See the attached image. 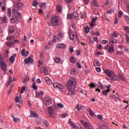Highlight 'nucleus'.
<instances>
[{"label":"nucleus","instance_id":"39","mask_svg":"<svg viewBox=\"0 0 129 129\" xmlns=\"http://www.w3.org/2000/svg\"><path fill=\"white\" fill-rule=\"evenodd\" d=\"M101 129H109V127L107 125H102L100 126Z\"/></svg>","mask_w":129,"mask_h":129},{"label":"nucleus","instance_id":"60","mask_svg":"<svg viewBox=\"0 0 129 129\" xmlns=\"http://www.w3.org/2000/svg\"><path fill=\"white\" fill-rule=\"evenodd\" d=\"M76 66L78 67V68H79V69H81L82 67H81V64H80V63L79 62H77L76 63Z\"/></svg>","mask_w":129,"mask_h":129},{"label":"nucleus","instance_id":"34","mask_svg":"<svg viewBox=\"0 0 129 129\" xmlns=\"http://www.w3.org/2000/svg\"><path fill=\"white\" fill-rule=\"evenodd\" d=\"M98 85L99 86V88H100V89H102V90H103V85L102 84H101V82H99L98 84Z\"/></svg>","mask_w":129,"mask_h":129},{"label":"nucleus","instance_id":"17","mask_svg":"<svg viewBox=\"0 0 129 129\" xmlns=\"http://www.w3.org/2000/svg\"><path fill=\"white\" fill-rule=\"evenodd\" d=\"M68 94L69 95H73V94H75V89H68Z\"/></svg>","mask_w":129,"mask_h":129},{"label":"nucleus","instance_id":"6","mask_svg":"<svg viewBox=\"0 0 129 129\" xmlns=\"http://www.w3.org/2000/svg\"><path fill=\"white\" fill-rule=\"evenodd\" d=\"M53 87L54 88H58L59 89H61L62 90V89H64V86L62 84H60L58 83H54L53 84Z\"/></svg>","mask_w":129,"mask_h":129},{"label":"nucleus","instance_id":"32","mask_svg":"<svg viewBox=\"0 0 129 129\" xmlns=\"http://www.w3.org/2000/svg\"><path fill=\"white\" fill-rule=\"evenodd\" d=\"M12 82H13V79L12 78V76H10L8 80V82L7 83L8 85L12 84Z\"/></svg>","mask_w":129,"mask_h":129},{"label":"nucleus","instance_id":"11","mask_svg":"<svg viewBox=\"0 0 129 129\" xmlns=\"http://www.w3.org/2000/svg\"><path fill=\"white\" fill-rule=\"evenodd\" d=\"M69 35L70 40H71L72 41H74V40H75V34H74V33H73V32H70Z\"/></svg>","mask_w":129,"mask_h":129},{"label":"nucleus","instance_id":"49","mask_svg":"<svg viewBox=\"0 0 129 129\" xmlns=\"http://www.w3.org/2000/svg\"><path fill=\"white\" fill-rule=\"evenodd\" d=\"M90 125V124H89V123L87 122H85V124H84L85 127H86L87 128H88V127H89Z\"/></svg>","mask_w":129,"mask_h":129},{"label":"nucleus","instance_id":"53","mask_svg":"<svg viewBox=\"0 0 129 129\" xmlns=\"http://www.w3.org/2000/svg\"><path fill=\"white\" fill-rule=\"evenodd\" d=\"M81 17L82 19H84V17L86 16V13H85V12H84L83 13H81Z\"/></svg>","mask_w":129,"mask_h":129},{"label":"nucleus","instance_id":"36","mask_svg":"<svg viewBox=\"0 0 129 129\" xmlns=\"http://www.w3.org/2000/svg\"><path fill=\"white\" fill-rule=\"evenodd\" d=\"M112 36L115 38H117V37H118V33H117L116 31H115L113 32Z\"/></svg>","mask_w":129,"mask_h":129},{"label":"nucleus","instance_id":"56","mask_svg":"<svg viewBox=\"0 0 129 129\" xmlns=\"http://www.w3.org/2000/svg\"><path fill=\"white\" fill-rule=\"evenodd\" d=\"M25 90H26V87H22V90L20 91V93H21V94H23V93H24V91Z\"/></svg>","mask_w":129,"mask_h":129},{"label":"nucleus","instance_id":"3","mask_svg":"<svg viewBox=\"0 0 129 129\" xmlns=\"http://www.w3.org/2000/svg\"><path fill=\"white\" fill-rule=\"evenodd\" d=\"M42 101L46 105H50L52 103V100L49 97H45L42 99Z\"/></svg>","mask_w":129,"mask_h":129},{"label":"nucleus","instance_id":"23","mask_svg":"<svg viewBox=\"0 0 129 129\" xmlns=\"http://www.w3.org/2000/svg\"><path fill=\"white\" fill-rule=\"evenodd\" d=\"M15 38H16V37L15 36H10L7 37L6 40L7 41H14Z\"/></svg>","mask_w":129,"mask_h":129},{"label":"nucleus","instance_id":"33","mask_svg":"<svg viewBox=\"0 0 129 129\" xmlns=\"http://www.w3.org/2000/svg\"><path fill=\"white\" fill-rule=\"evenodd\" d=\"M16 102H20V104H23V102L20 100V97H16L15 99Z\"/></svg>","mask_w":129,"mask_h":129},{"label":"nucleus","instance_id":"1","mask_svg":"<svg viewBox=\"0 0 129 129\" xmlns=\"http://www.w3.org/2000/svg\"><path fill=\"white\" fill-rule=\"evenodd\" d=\"M75 88H76V80L71 78L68 83V89H75Z\"/></svg>","mask_w":129,"mask_h":129},{"label":"nucleus","instance_id":"48","mask_svg":"<svg viewBox=\"0 0 129 129\" xmlns=\"http://www.w3.org/2000/svg\"><path fill=\"white\" fill-rule=\"evenodd\" d=\"M43 122L44 123V124H45L46 127H48V126H49V123L48 122V121L46 120H43Z\"/></svg>","mask_w":129,"mask_h":129},{"label":"nucleus","instance_id":"58","mask_svg":"<svg viewBox=\"0 0 129 129\" xmlns=\"http://www.w3.org/2000/svg\"><path fill=\"white\" fill-rule=\"evenodd\" d=\"M102 43H103V45H105V44H108V40H105L103 39L102 41Z\"/></svg>","mask_w":129,"mask_h":129},{"label":"nucleus","instance_id":"25","mask_svg":"<svg viewBox=\"0 0 129 129\" xmlns=\"http://www.w3.org/2000/svg\"><path fill=\"white\" fill-rule=\"evenodd\" d=\"M93 65L95 67L100 66V62H99V61H98V60L95 59V61L93 62Z\"/></svg>","mask_w":129,"mask_h":129},{"label":"nucleus","instance_id":"20","mask_svg":"<svg viewBox=\"0 0 129 129\" xmlns=\"http://www.w3.org/2000/svg\"><path fill=\"white\" fill-rule=\"evenodd\" d=\"M115 43H117V39H114L113 38H111L110 39L109 43L111 45H113V44H115Z\"/></svg>","mask_w":129,"mask_h":129},{"label":"nucleus","instance_id":"45","mask_svg":"<svg viewBox=\"0 0 129 129\" xmlns=\"http://www.w3.org/2000/svg\"><path fill=\"white\" fill-rule=\"evenodd\" d=\"M38 1L37 0H34L33 2V7H37L38 6Z\"/></svg>","mask_w":129,"mask_h":129},{"label":"nucleus","instance_id":"43","mask_svg":"<svg viewBox=\"0 0 129 129\" xmlns=\"http://www.w3.org/2000/svg\"><path fill=\"white\" fill-rule=\"evenodd\" d=\"M30 77L29 76H26V78L23 79L24 83H26V81H29Z\"/></svg>","mask_w":129,"mask_h":129},{"label":"nucleus","instance_id":"35","mask_svg":"<svg viewBox=\"0 0 129 129\" xmlns=\"http://www.w3.org/2000/svg\"><path fill=\"white\" fill-rule=\"evenodd\" d=\"M76 108L78 109V110H82L83 109V106H80L79 107V104H78Z\"/></svg>","mask_w":129,"mask_h":129},{"label":"nucleus","instance_id":"47","mask_svg":"<svg viewBox=\"0 0 129 129\" xmlns=\"http://www.w3.org/2000/svg\"><path fill=\"white\" fill-rule=\"evenodd\" d=\"M17 17H18V20H21V19H22V14L20 12L18 13Z\"/></svg>","mask_w":129,"mask_h":129},{"label":"nucleus","instance_id":"27","mask_svg":"<svg viewBox=\"0 0 129 129\" xmlns=\"http://www.w3.org/2000/svg\"><path fill=\"white\" fill-rule=\"evenodd\" d=\"M71 75H76V69H72L70 71Z\"/></svg>","mask_w":129,"mask_h":129},{"label":"nucleus","instance_id":"29","mask_svg":"<svg viewBox=\"0 0 129 129\" xmlns=\"http://www.w3.org/2000/svg\"><path fill=\"white\" fill-rule=\"evenodd\" d=\"M7 46H8V47H12V46H14V45H15V42H8L6 43Z\"/></svg>","mask_w":129,"mask_h":129},{"label":"nucleus","instance_id":"51","mask_svg":"<svg viewBox=\"0 0 129 129\" xmlns=\"http://www.w3.org/2000/svg\"><path fill=\"white\" fill-rule=\"evenodd\" d=\"M124 18L125 19V22H128L129 21V17L127 15H124Z\"/></svg>","mask_w":129,"mask_h":129},{"label":"nucleus","instance_id":"30","mask_svg":"<svg viewBox=\"0 0 129 129\" xmlns=\"http://www.w3.org/2000/svg\"><path fill=\"white\" fill-rule=\"evenodd\" d=\"M2 21L4 23H8V17L7 16H5L4 17L2 18Z\"/></svg>","mask_w":129,"mask_h":129},{"label":"nucleus","instance_id":"41","mask_svg":"<svg viewBox=\"0 0 129 129\" xmlns=\"http://www.w3.org/2000/svg\"><path fill=\"white\" fill-rule=\"evenodd\" d=\"M118 18H121L123 15V12L121 11H119L118 13Z\"/></svg>","mask_w":129,"mask_h":129},{"label":"nucleus","instance_id":"7","mask_svg":"<svg viewBox=\"0 0 129 129\" xmlns=\"http://www.w3.org/2000/svg\"><path fill=\"white\" fill-rule=\"evenodd\" d=\"M48 114L52 118H55V115H54V113L53 112V108L52 107H49L48 109Z\"/></svg>","mask_w":129,"mask_h":129},{"label":"nucleus","instance_id":"55","mask_svg":"<svg viewBox=\"0 0 129 129\" xmlns=\"http://www.w3.org/2000/svg\"><path fill=\"white\" fill-rule=\"evenodd\" d=\"M36 123H40L41 122V119L39 117H37L35 120Z\"/></svg>","mask_w":129,"mask_h":129},{"label":"nucleus","instance_id":"50","mask_svg":"<svg viewBox=\"0 0 129 129\" xmlns=\"http://www.w3.org/2000/svg\"><path fill=\"white\" fill-rule=\"evenodd\" d=\"M13 120L15 122H20L21 121V119L18 118H14Z\"/></svg>","mask_w":129,"mask_h":129},{"label":"nucleus","instance_id":"19","mask_svg":"<svg viewBox=\"0 0 129 129\" xmlns=\"http://www.w3.org/2000/svg\"><path fill=\"white\" fill-rule=\"evenodd\" d=\"M63 37H64V34H63L61 32H59L57 34V40H58V41H61V40H62V39H63Z\"/></svg>","mask_w":129,"mask_h":129},{"label":"nucleus","instance_id":"38","mask_svg":"<svg viewBox=\"0 0 129 129\" xmlns=\"http://www.w3.org/2000/svg\"><path fill=\"white\" fill-rule=\"evenodd\" d=\"M89 31H90V28H89V27L87 26L86 28H85V33H87V34H88V33H89Z\"/></svg>","mask_w":129,"mask_h":129},{"label":"nucleus","instance_id":"21","mask_svg":"<svg viewBox=\"0 0 129 129\" xmlns=\"http://www.w3.org/2000/svg\"><path fill=\"white\" fill-rule=\"evenodd\" d=\"M14 4L17 8H23L24 7V5L20 2H15Z\"/></svg>","mask_w":129,"mask_h":129},{"label":"nucleus","instance_id":"54","mask_svg":"<svg viewBox=\"0 0 129 129\" xmlns=\"http://www.w3.org/2000/svg\"><path fill=\"white\" fill-rule=\"evenodd\" d=\"M124 30L126 32V33H129V27L125 26Z\"/></svg>","mask_w":129,"mask_h":129},{"label":"nucleus","instance_id":"10","mask_svg":"<svg viewBox=\"0 0 129 129\" xmlns=\"http://www.w3.org/2000/svg\"><path fill=\"white\" fill-rule=\"evenodd\" d=\"M15 33V28H14L13 26H9V34L10 35H12V34H14Z\"/></svg>","mask_w":129,"mask_h":129},{"label":"nucleus","instance_id":"44","mask_svg":"<svg viewBox=\"0 0 129 129\" xmlns=\"http://www.w3.org/2000/svg\"><path fill=\"white\" fill-rule=\"evenodd\" d=\"M32 88L34 90H37V89H38V87H37V85H36V83L33 82Z\"/></svg>","mask_w":129,"mask_h":129},{"label":"nucleus","instance_id":"42","mask_svg":"<svg viewBox=\"0 0 129 129\" xmlns=\"http://www.w3.org/2000/svg\"><path fill=\"white\" fill-rule=\"evenodd\" d=\"M93 5L94 7H98V5L97 4V2L96 0H93L92 2Z\"/></svg>","mask_w":129,"mask_h":129},{"label":"nucleus","instance_id":"52","mask_svg":"<svg viewBox=\"0 0 129 129\" xmlns=\"http://www.w3.org/2000/svg\"><path fill=\"white\" fill-rule=\"evenodd\" d=\"M57 107H59V108H63L64 107V105L61 103H58L57 104Z\"/></svg>","mask_w":129,"mask_h":129},{"label":"nucleus","instance_id":"46","mask_svg":"<svg viewBox=\"0 0 129 129\" xmlns=\"http://www.w3.org/2000/svg\"><path fill=\"white\" fill-rule=\"evenodd\" d=\"M110 47V44L109 43L105 46L104 49L105 50H106V51H107V50H109Z\"/></svg>","mask_w":129,"mask_h":129},{"label":"nucleus","instance_id":"4","mask_svg":"<svg viewBox=\"0 0 129 129\" xmlns=\"http://www.w3.org/2000/svg\"><path fill=\"white\" fill-rule=\"evenodd\" d=\"M0 67L3 71L4 72H7V64L4 60H0Z\"/></svg>","mask_w":129,"mask_h":129},{"label":"nucleus","instance_id":"31","mask_svg":"<svg viewBox=\"0 0 129 129\" xmlns=\"http://www.w3.org/2000/svg\"><path fill=\"white\" fill-rule=\"evenodd\" d=\"M8 16L9 18H11V17H12V10H11L10 8L8 9Z\"/></svg>","mask_w":129,"mask_h":129},{"label":"nucleus","instance_id":"13","mask_svg":"<svg viewBox=\"0 0 129 129\" xmlns=\"http://www.w3.org/2000/svg\"><path fill=\"white\" fill-rule=\"evenodd\" d=\"M107 52L108 53H111V54L114 52V46H113V44H111Z\"/></svg>","mask_w":129,"mask_h":129},{"label":"nucleus","instance_id":"22","mask_svg":"<svg viewBox=\"0 0 129 129\" xmlns=\"http://www.w3.org/2000/svg\"><path fill=\"white\" fill-rule=\"evenodd\" d=\"M45 80L46 82V83H47V84H48V85H51V84H52V81L51 80V79H50L49 78V77H46L45 78Z\"/></svg>","mask_w":129,"mask_h":129},{"label":"nucleus","instance_id":"12","mask_svg":"<svg viewBox=\"0 0 129 129\" xmlns=\"http://www.w3.org/2000/svg\"><path fill=\"white\" fill-rule=\"evenodd\" d=\"M56 48H57V49H65V48H66V45L64 43L58 44L56 45Z\"/></svg>","mask_w":129,"mask_h":129},{"label":"nucleus","instance_id":"24","mask_svg":"<svg viewBox=\"0 0 129 129\" xmlns=\"http://www.w3.org/2000/svg\"><path fill=\"white\" fill-rule=\"evenodd\" d=\"M56 12H58L59 14L62 13V7H61V6L58 5L56 7Z\"/></svg>","mask_w":129,"mask_h":129},{"label":"nucleus","instance_id":"15","mask_svg":"<svg viewBox=\"0 0 129 129\" xmlns=\"http://www.w3.org/2000/svg\"><path fill=\"white\" fill-rule=\"evenodd\" d=\"M16 57H17V54H14L10 57V61L12 63H14L15 62V60H16Z\"/></svg>","mask_w":129,"mask_h":129},{"label":"nucleus","instance_id":"2","mask_svg":"<svg viewBox=\"0 0 129 129\" xmlns=\"http://www.w3.org/2000/svg\"><path fill=\"white\" fill-rule=\"evenodd\" d=\"M51 23L53 26H58L59 25V17L54 16L51 19Z\"/></svg>","mask_w":129,"mask_h":129},{"label":"nucleus","instance_id":"40","mask_svg":"<svg viewBox=\"0 0 129 129\" xmlns=\"http://www.w3.org/2000/svg\"><path fill=\"white\" fill-rule=\"evenodd\" d=\"M60 61H61V59L59 57H55L54 58V62H55V63H60Z\"/></svg>","mask_w":129,"mask_h":129},{"label":"nucleus","instance_id":"61","mask_svg":"<svg viewBox=\"0 0 129 129\" xmlns=\"http://www.w3.org/2000/svg\"><path fill=\"white\" fill-rule=\"evenodd\" d=\"M44 74H45V75H47V74H48V69H47V68H44Z\"/></svg>","mask_w":129,"mask_h":129},{"label":"nucleus","instance_id":"57","mask_svg":"<svg viewBox=\"0 0 129 129\" xmlns=\"http://www.w3.org/2000/svg\"><path fill=\"white\" fill-rule=\"evenodd\" d=\"M113 9H110L107 11V14H108L109 15L110 14H112V12H113Z\"/></svg>","mask_w":129,"mask_h":129},{"label":"nucleus","instance_id":"5","mask_svg":"<svg viewBox=\"0 0 129 129\" xmlns=\"http://www.w3.org/2000/svg\"><path fill=\"white\" fill-rule=\"evenodd\" d=\"M105 73L107 75V76H108V77H110V78H111V76H113L115 75L114 72L110 71L109 70H106L105 71Z\"/></svg>","mask_w":129,"mask_h":129},{"label":"nucleus","instance_id":"37","mask_svg":"<svg viewBox=\"0 0 129 129\" xmlns=\"http://www.w3.org/2000/svg\"><path fill=\"white\" fill-rule=\"evenodd\" d=\"M50 17V13L47 12L46 14L44 15V19L47 20V19H49Z\"/></svg>","mask_w":129,"mask_h":129},{"label":"nucleus","instance_id":"63","mask_svg":"<svg viewBox=\"0 0 129 129\" xmlns=\"http://www.w3.org/2000/svg\"><path fill=\"white\" fill-rule=\"evenodd\" d=\"M97 21V17H95L93 19H92V23H95Z\"/></svg>","mask_w":129,"mask_h":129},{"label":"nucleus","instance_id":"18","mask_svg":"<svg viewBox=\"0 0 129 129\" xmlns=\"http://www.w3.org/2000/svg\"><path fill=\"white\" fill-rule=\"evenodd\" d=\"M87 110L88 112H89L91 116H92L93 117H94V116H95V114L94 113L93 111H92V110H91L90 108H88Z\"/></svg>","mask_w":129,"mask_h":129},{"label":"nucleus","instance_id":"28","mask_svg":"<svg viewBox=\"0 0 129 129\" xmlns=\"http://www.w3.org/2000/svg\"><path fill=\"white\" fill-rule=\"evenodd\" d=\"M70 60L73 63H76V58L74 56H71Z\"/></svg>","mask_w":129,"mask_h":129},{"label":"nucleus","instance_id":"16","mask_svg":"<svg viewBox=\"0 0 129 129\" xmlns=\"http://www.w3.org/2000/svg\"><path fill=\"white\" fill-rule=\"evenodd\" d=\"M69 123H70V125L71 126H72L73 128L77 129V126H76V125L72 121H71V118H70L69 120Z\"/></svg>","mask_w":129,"mask_h":129},{"label":"nucleus","instance_id":"62","mask_svg":"<svg viewBox=\"0 0 129 129\" xmlns=\"http://www.w3.org/2000/svg\"><path fill=\"white\" fill-rule=\"evenodd\" d=\"M89 86H90L91 88H93L94 87H96L95 84L94 83H92L91 84H89Z\"/></svg>","mask_w":129,"mask_h":129},{"label":"nucleus","instance_id":"8","mask_svg":"<svg viewBox=\"0 0 129 129\" xmlns=\"http://www.w3.org/2000/svg\"><path fill=\"white\" fill-rule=\"evenodd\" d=\"M24 61L27 65H29L30 63H33L34 62L33 58L31 57H28V58H25Z\"/></svg>","mask_w":129,"mask_h":129},{"label":"nucleus","instance_id":"26","mask_svg":"<svg viewBox=\"0 0 129 129\" xmlns=\"http://www.w3.org/2000/svg\"><path fill=\"white\" fill-rule=\"evenodd\" d=\"M114 75H115V74L113 76H111V78H112V80H113V81H119V78H118L117 77Z\"/></svg>","mask_w":129,"mask_h":129},{"label":"nucleus","instance_id":"59","mask_svg":"<svg viewBox=\"0 0 129 129\" xmlns=\"http://www.w3.org/2000/svg\"><path fill=\"white\" fill-rule=\"evenodd\" d=\"M74 16V15H73L72 14L68 15V19H70V20H71V19H72V18H73Z\"/></svg>","mask_w":129,"mask_h":129},{"label":"nucleus","instance_id":"64","mask_svg":"<svg viewBox=\"0 0 129 129\" xmlns=\"http://www.w3.org/2000/svg\"><path fill=\"white\" fill-rule=\"evenodd\" d=\"M13 42H14V43H16V44H20V40H19L18 39L13 40Z\"/></svg>","mask_w":129,"mask_h":129},{"label":"nucleus","instance_id":"14","mask_svg":"<svg viewBox=\"0 0 129 129\" xmlns=\"http://www.w3.org/2000/svg\"><path fill=\"white\" fill-rule=\"evenodd\" d=\"M30 115L31 117H38V116H39V115L35 112V111H33V110H30Z\"/></svg>","mask_w":129,"mask_h":129},{"label":"nucleus","instance_id":"9","mask_svg":"<svg viewBox=\"0 0 129 129\" xmlns=\"http://www.w3.org/2000/svg\"><path fill=\"white\" fill-rule=\"evenodd\" d=\"M11 21L12 22V23H13V24H15L16 23H17V22H19V19H18V17H17L16 15L13 16L12 17V18L11 19Z\"/></svg>","mask_w":129,"mask_h":129}]
</instances>
